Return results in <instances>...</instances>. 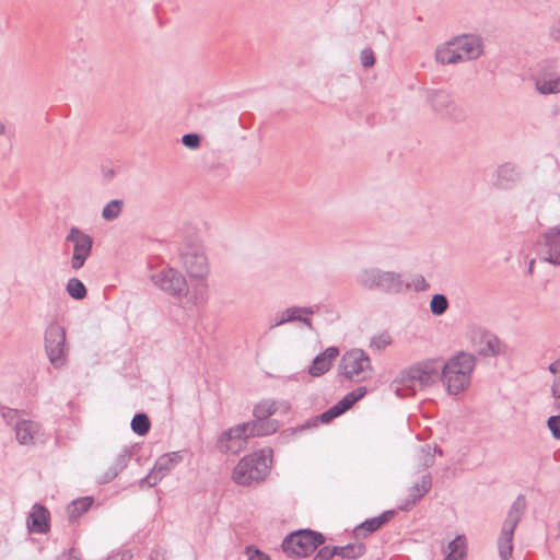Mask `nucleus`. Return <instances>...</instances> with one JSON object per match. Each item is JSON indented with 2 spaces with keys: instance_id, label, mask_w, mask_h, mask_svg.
Masks as SVG:
<instances>
[{
  "instance_id": "nucleus-50",
  "label": "nucleus",
  "mask_w": 560,
  "mask_h": 560,
  "mask_svg": "<svg viewBox=\"0 0 560 560\" xmlns=\"http://www.w3.org/2000/svg\"><path fill=\"white\" fill-rule=\"evenodd\" d=\"M396 515V510H386L383 513H381L378 516H375V521L381 526V528L389 523L392 518Z\"/></svg>"
},
{
  "instance_id": "nucleus-31",
  "label": "nucleus",
  "mask_w": 560,
  "mask_h": 560,
  "mask_svg": "<svg viewBox=\"0 0 560 560\" xmlns=\"http://www.w3.org/2000/svg\"><path fill=\"white\" fill-rule=\"evenodd\" d=\"M277 410L276 401L262 400L254 406L253 417L254 419H270Z\"/></svg>"
},
{
  "instance_id": "nucleus-62",
  "label": "nucleus",
  "mask_w": 560,
  "mask_h": 560,
  "mask_svg": "<svg viewBox=\"0 0 560 560\" xmlns=\"http://www.w3.org/2000/svg\"><path fill=\"white\" fill-rule=\"evenodd\" d=\"M443 560H465V559H462L460 557H457V556L448 552Z\"/></svg>"
},
{
  "instance_id": "nucleus-43",
  "label": "nucleus",
  "mask_w": 560,
  "mask_h": 560,
  "mask_svg": "<svg viewBox=\"0 0 560 560\" xmlns=\"http://www.w3.org/2000/svg\"><path fill=\"white\" fill-rule=\"evenodd\" d=\"M361 65L364 68H371L375 65L376 58L371 48H364L360 54Z\"/></svg>"
},
{
  "instance_id": "nucleus-17",
  "label": "nucleus",
  "mask_w": 560,
  "mask_h": 560,
  "mask_svg": "<svg viewBox=\"0 0 560 560\" xmlns=\"http://www.w3.org/2000/svg\"><path fill=\"white\" fill-rule=\"evenodd\" d=\"M458 51L464 56V60L478 59L483 51V44L479 36L465 34L457 37L454 42Z\"/></svg>"
},
{
  "instance_id": "nucleus-59",
  "label": "nucleus",
  "mask_w": 560,
  "mask_h": 560,
  "mask_svg": "<svg viewBox=\"0 0 560 560\" xmlns=\"http://www.w3.org/2000/svg\"><path fill=\"white\" fill-rule=\"evenodd\" d=\"M551 394L556 398V400H559V394H560V377H557L551 386Z\"/></svg>"
},
{
  "instance_id": "nucleus-23",
  "label": "nucleus",
  "mask_w": 560,
  "mask_h": 560,
  "mask_svg": "<svg viewBox=\"0 0 560 560\" xmlns=\"http://www.w3.org/2000/svg\"><path fill=\"white\" fill-rule=\"evenodd\" d=\"M314 312L315 311L313 307H298V306L288 307L284 312V314L287 316L282 317L280 320H278L276 323V326L282 325L287 322L299 320L312 329L313 328L312 320L308 317L301 316L300 313H303L305 315H312V314H314Z\"/></svg>"
},
{
  "instance_id": "nucleus-34",
  "label": "nucleus",
  "mask_w": 560,
  "mask_h": 560,
  "mask_svg": "<svg viewBox=\"0 0 560 560\" xmlns=\"http://www.w3.org/2000/svg\"><path fill=\"white\" fill-rule=\"evenodd\" d=\"M450 303L445 294L436 293L431 298L430 311L434 316H441L448 310Z\"/></svg>"
},
{
  "instance_id": "nucleus-7",
  "label": "nucleus",
  "mask_w": 560,
  "mask_h": 560,
  "mask_svg": "<svg viewBox=\"0 0 560 560\" xmlns=\"http://www.w3.org/2000/svg\"><path fill=\"white\" fill-rule=\"evenodd\" d=\"M370 357L362 349H351L345 352L338 365L339 375L349 381L361 382L372 376Z\"/></svg>"
},
{
  "instance_id": "nucleus-3",
  "label": "nucleus",
  "mask_w": 560,
  "mask_h": 560,
  "mask_svg": "<svg viewBox=\"0 0 560 560\" xmlns=\"http://www.w3.org/2000/svg\"><path fill=\"white\" fill-rule=\"evenodd\" d=\"M476 363L475 354L465 351H459L446 362L441 361L440 380L446 385L450 395H458L470 385Z\"/></svg>"
},
{
  "instance_id": "nucleus-4",
  "label": "nucleus",
  "mask_w": 560,
  "mask_h": 560,
  "mask_svg": "<svg viewBox=\"0 0 560 560\" xmlns=\"http://www.w3.org/2000/svg\"><path fill=\"white\" fill-rule=\"evenodd\" d=\"M355 281L364 289L376 290L386 294H399L410 289V283L404 281L401 273L384 271L378 268L362 269L357 275Z\"/></svg>"
},
{
  "instance_id": "nucleus-8",
  "label": "nucleus",
  "mask_w": 560,
  "mask_h": 560,
  "mask_svg": "<svg viewBox=\"0 0 560 560\" xmlns=\"http://www.w3.org/2000/svg\"><path fill=\"white\" fill-rule=\"evenodd\" d=\"M425 98L432 110L446 120L462 122L467 117L465 108L456 104L452 94L446 90L428 89Z\"/></svg>"
},
{
  "instance_id": "nucleus-30",
  "label": "nucleus",
  "mask_w": 560,
  "mask_h": 560,
  "mask_svg": "<svg viewBox=\"0 0 560 560\" xmlns=\"http://www.w3.org/2000/svg\"><path fill=\"white\" fill-rule=\"evenodd\" d=\"M66 291L70 298L81 301L86 298L88 289L79 278H70L66 284Z\"/></svg>"
},
{
  "instance_id": "nucleus-10",
  "label": "nucleus",
  "mask_w": 560,
  "mask_h": 560,
  "mask_svg": "<svg viewBox=\"0 0 560 560\" xmlns=\"http://www.w3.org/2000/svg\"><path fill=\"white\" fill-rule=\"evenodd\" d=\"M155 287L170 296L184 298L189 292L188 282L185 276L173 267H165L150 277Z\"/></svg>"
},
{
  "instance_id": "nucleus-28",
  "label": "nucleus",
  "mask_w": 560,
  "mask_h": 560,
  "mask_svg": "<svg viewBox=\"0 0 560 560\" xmlns=\"http://www.w3.org/2000/svg\"><path fill=\"white\" fill-rule=\"evenodd\" d=\"M348 407L346 406V402L340 399L337 404L322 412L320 415L316 416V419L320 421V423L328 424L334 419L340 417L341 415L346 413L348 411Z\"/></svg>"
},
{
  "instance_id": "nucleus-20",
  "label": "nucleus",
  "mask_w": 560,
  "mask_h": 560,
  "mask_svg": "<svg viewBox=\"0 0 560 560\" xmlns=\"http://www.w3.org/2000/svg\"><path fill=\"white\" fill-rule=\"evenodd\" d=\"M244 424H248L246 431L249 439L271 435L280 428L279 421L276 419H253Z\"/></svg>"
},
{
  "instance_id": "nucleus-9",
  "label": "nucleus",
  "mask_w": 560,
  "mask_h": 560,
  "mask_svg": "<svg viewBox=\"0 0 560 560\" xmlns=\"http://www.w3.org/2000/svg\"><path fill=\"white\" fill-rule=\"evenodd\" d=\"M45 351L49 362L56 369L66 364L68 347L66 343V329L57 322L50 323L45 330Z\"/></svg>"
},
{
  "instance_id": "nucleus-44",
  "label": "nucleus",
  "mask_w": 560,
  "mask_h": 560,
  "mask_svg": "<svg viewBox=\"0 0 560 560\" xmlns=\"http://www.w3.org/2000/svg\"><path fill=\"white\" fill-rule=\"evenodd\" d=\"M547 427L551 432V435L560 440V415L550 416L547 420Z\"/></svg>"
},
{
  "instance_id": "nucleus-54",
  "label": "nucleus",
  "mask_w": 560,
  "mask_h": 560,
  "mask_svg": "<svg viewBox=\"0 0 560 560\" xmlns=\"http://www.w3.org/2000/svg\"><path fill=\"white\" fill-rule=\"evenodd\" d=\"M320 421L316 419V416L307 419L304 423L296 425L299 433H302L306 430L317 428Z\"/></svg>"
},
{
  "instance_id": "nucleus-61",
  "label": "nucleus",
  "mask_w": 560,
  "mask_h": 560,
  "mask_svg": "<svg viewBox=\"0 0 560 560\" xmlns=\"http://www.w3.org/2000/svg\"><path fill=\"white\" fill-rule=\"evenodd\" d=\"M2 416H3V418L8 419V421H10L16 416V410L10 409V408H4Z\"/></svg>"
},
{
  "instance_id": "nucleus-11",
  "label": "nucleus",
  "mask_w": 560,
  "mask_h": 560,
  "mask_svg": "<svg viewBox=\"0 0 560 560\" xmlns=\"http://www.w3.org/2000/svg\"><path fill=\"white\" fill-rule=\"evenodd\" d=\"M66 243L73 245V254L70 260L73 270L81 269L92 254L93 237L78 226H72L66 236Z\"/></svg>"
},
{
  "instance_id": "nucleus-5",
  "label": "nucleus",
  "mask_w": 560,
  "mask_h": 560,
  "mask_svg": "<svg viewBox=\"0 0 560 560\" xmlns=\"http://www.w3.org/2000/svg\"><path fill=\"white\" fill-rule=\"evenodd\" d=\"M326 541L324 534L311 528L289 533L282 544V551L293 559L306 558Z\"/></svg>"
},
{
  "instance_id": "nucleus-51",
  "label": "nucleus",
  "mask_w": 560,
  "mask_h": 560,
  "mask_svg": "<svg viewBox=\"0 0 560 560\" xmlns=\"http://www.w3.org/2000/svg\"><path fill=\"white\" fill-rule=\"evenodd\" d=\"M163 456H166V460L175 467L177 464H179L184 459V452L183 451H175L163 454Z\"/></svg>"
},
{
  "instance_id": "nucleus-39",
  "label": "nucleus",
  "mask_w": 560,
  "mask_h": 560,
  "mask_svg": "<svg viewBox=\"0 0 560 560\" xmlns=\"http://www.w3.org/2000/svg\"><path fill=\"white\" fill-rule=\"evenodd\" d=\"M392 337L389 336L388 332H382L377 336H374L372 339H371V342H370V346L372 348H375L377 350H383L385 349L387 346H389L392 343Z\"/></svg>"
},
{
  "instance_id": "nucleus-60",
  "label": "nucleus",
  "mask_w": 560,
  "mask_h": 560,
  "mask_svg": "<svg viewBox=\"0 0 560 560\" xmlns=\"http://www.w3.org/2000/svg\"><path fill=\"white\" fill-rule=\"evenodd\" d=\"M548 371L552 374H559V377H560V359L550 363L548 366Z\"/></svg>"
},
{
  "instance_id": "nucleus-15",
  "label": "nucleus",
  "mask_w": 560,
  "mask_h": 560,
  "mask_svg": "<svg viewBox=\"0 0 560 560\" xmlns=\"http://www.w3.org/2000/svg\"><path fill=\"white\" fill-rule=\"evenodd\" d=\"M542 257L555 266H560V225L549 228L542 234Z\"/></svg>"
},
{
  "instance_id": "nucleus-32",
  "label": "nucleus",
  "mask_w": 560,
  "mask_h": 560,
  "mask_svg": "<svg viewBox=\"0 0 560 560\" xmlns=\"http://www.w3.org/2000/svg\"><path fill=\"white\" fill-rule=\"evenodd\" d=\"M380 528L381 526L377 524L375 518L371 517L354 527L353 536L357 539H363L377 532Z\"/></svg>"
},
{
  "instance_id": "nucleus-45",
  "label": "nucleus",
  "mask_w": 560,
  "mask_h": 560,
  "mask_svg": "<svg viewBox=\"0 0 560 560\" xmlns=\"http://www.w3.org/2000/svg\"><path fill=\"white\" fill-rule=\"evenodd\" d=\"M245 552L248 556V560H270L268 555L250 545L245 548Z\"/></svg>"
},
{
  "instance_id": "nucleus-40",
  "label": "nucleus",
  "mask_w": 560,
  "mask_h": 560,
  "mask_svg": "<svg viewBox=\"0 0 560 560\" xmlns=\"http://www.w3.org/2000/svg\"><path fill=\"white\" fill-rule=\"evenodd\" d=\"M420 452H421V457H420L421 465L424 468H429V467L433 466L435 458H434V454L432 453L431 445L425 444V445L421 446Z\"/></svg>"
},
{
  "instance_id": "nucleus-64",
  "label": "nucleus",
  "mask_w": 560,
  "mask_h": 560,
  "mask_svg": "<svg viewBox=\"0 0 560 560\" xmlns=\"http://www.w3.org/2000/svg\"><path fill=\"white\" fill-rule=\"evenodd\" d=\"M555 408L560 411V394H559V400L556 401Z\"/></svg>"
},
{
  "instance_id": "nucleus-26",
  "label": "nucleus",
  "mask_w": 560,
  "mask_h": 560,
  "mask_svg": "<svg viewBox=\"0 0 560 560\" xmlns=\"http://www.w3.org/2000/svg\"><path fill=\"white\" fill-rule=\"evenodd\" d=\"M15 435L20 444L27 445L34 443L33 422L28 420L18 421L15 424Z\"/></svg>"
},
{
  "instance_id": "nucleus-48",
  "label": "nucleus",
  "mask_w": 560,
  "mask_h": 560,
  "mask_svg": "<svg viewBox=\"0 0 560 560\" xmlns=\"http://www.w3.org/2000/svg\"><path fill=\"white\" fill-rule=\"evenodd\" d=\"M335 557L331 546H323L319 548L313 560H332Z\"/></svg>"
},
{
  "instance_id": "nucleus-49",
  "label": "nucleus",
  "mask_w": 560,
  "mask_h": 560,
  "mask_svg": "<svg viewBox=\"0 0 560 560\" xmlns=\"http://www.w3.org/2000/svg\"><path fill=\"white\" fill-rule=\"evenodd\" d=\"M119 472L117 471V468H114L113 466L108 467V469L100 476L98 483L100 485H106L113 481Z\"/></svg>"
},
{
  "instance_id": "nucleus-57",
  "label": "nucleus",
  "mask_w": 560,
  "mask_h": 560,
  "mask_svg": "<svg viewBox=\"0 0 560 560\" xmlns=\"http://www.w3.org/2000/svg\"><path fill=\"white\" fill-rule=\"evenodd\" d=\"M550 36L555 40L560 42V20L557 21L550 28Z\"/></svg>"
},
{
  "instance_id": "nucleus-47",
  "label": "nucleus",
  "mask_w": 560,
  "mask_h": 560,
  "mask_svg": "<svg viewBox=\"0 0 560 560\" xmlns=\"http://www.w3.org/2000/svg\"><path fill=\"white\" fill-rule=\"evenodd\" d=\"M298 433L299 431L296 427L287 428L280 432L278 440L280 443L285 444L289 443Z\"/></svg>"
},
{
  "instance_id": "nucleus-1",
  "label": "nucleus",
  "mask_w": 560,
  "mask_h": 560,
  "mask_svg": "<svg viewBox=\"0 0 560 560\" xmlns=\"http://www.w3.org/2000/svg\"><path fill=\"white\" fill-rule=\"evenodd\" d=\"M441 378V360L428 359L416 362L401 370L390 383V388L398 397H411L417 393V384L421 389L430 387Z\"/></svg>"
},
{
  "instance_id": "nucleus-63",
  "label": "nucleus",
  "mask_w": 560,
  "mask_h": 560,
  "mask_svg": "<svg viewBox=\"0 0 560 560\" xmlns=\"http://www.w3.org/2000/svg\"><path fill=\"white\" fill-rule=\"evenodd\" d=\"M432 453L434 455L435 454L443 455V450L439 445H434V447L432 448Z\"/></svg>"
},
{
  "instance_id": "nucleus-36",
  "label": "nucleus",
  "mask_w": 560,
  "mask_h": 560,
  "mask_svg": "<svg viewBox=\"0 0 560 560\" xmlns=\"http://www.w3.org/2000/svg\"><path fill=\"white\" fill-rule=\"evenodd\" d=\"M450 553H453L462 559H465L466 556V537L464 535L456 536L448 544Z\"/></svg>"
},
{
  "instance_id": "nucleus-29",
  "label": "nucleus",
  "mask_w": 560,
  "mask_h": 560,
  "mask_svg": "<svg viewBox=\"0 0 560 560\" xmlns=\"http://www.w3.org/2000/svg\"><path fill=\"white\" fill-rule=\"evenodd\" d=\"M131 430L139 436H144L151 429V421L147 413L137 412L130 423Z\"/></svg>"
},
{
  "instance_id": "nucleus-18",
  "label": "nucleus",
  "mask_w": 560,
  "mask_h": 560,
  "mask_svg": "<svg viewBox=\"0 0 560 560\" xmlns=\"http://www.w3.org/2000/svg\"><path fill=\"white\" fill-rule=\"evenodd\" d=\"M340 350L338 347L331 346L326 348L323 352L318 353L308 366V373L313 377H319L330 370L334 360L339 355Z\"/></svg>"
},
{
  "instance_id": "nucleus-42",
  "label": "nucleus",
  "mask_w": 560,
  "mask_h": 560,
  "mask_svg": "<svg viewBox=\"0 0 560 560\" xmlns=\"http://www.w3.org/2000/svg\"><path fill=\"white\" fill-rule=\"evenodd\" d=\"M131 456V451L129 448H125L124 452L116 457L115 463L112 466L117 468V471L120 472L127 467Z\"/></svg>"
},
{
  "instance_id": "nucleus-27",
  "label": "nucleus",
  "mask_w": 560,
  "mask_h": 560,
  "mask_svg": "<svg viewBox=\"0 0 560 560\" xmlns=\"http://www.w3.org/2000/svg\"><path fill=\"white\" fill-rule=\"evenodd\" d=\"M482 347L479 348L478 353L482 357H493L500 352V339L491 334H483L481 336Z\"/></svg>"
},
{
  "instance_id": "nucleus-33",
  "label": "nucleus",
  "mask_w": 560,
  "mask_h": 560,
  "mask_svg": "<svg viewBox=\"0 0 560 560\" xmlns=\"http://www.w3.org/2000/svg\"><path fill=\"white\" fill-rule=\"evenodd\" d=\"M124 208L121 199H114L106 203L102 210V218L106 221H113L119 217Z\"/></svg>"
},
{
  "instance_id": "nucleus-37",
  "label": "nucleus",
  "mask_w": 560,
  "mask_h": 560,
  "mask_svg": "<svg viewBox=\"0 0 560 560\" xmlns=\"http://www.w3.org/2000/svg\"><path fill=\"white\" fill-rule=\"evenodd\" d=\"M368 393V388L365 386H359L352 392L348 393L346 396H343L342 401L346 402V406L350 410L354 404H357L359 400H361Z\"/></svg>"
},
{
  "instance_id": "nucleus-53",
  "label": "nucleus",
  "mask_w": 560,
  "mask_h": 560,
  "mask_svg": "<svg viewBox=\"0 0 560 560\" xmlns=\"http://www.w3.org/2000/svg\"><path fill=\"white\" fill-rule=\"evenodd\" d=\"M412 285L415 291H427L430 288V284L427 282L423 276L418 275L412 280Z\"/></svg>"
},
{
  "instance_id": "nucleus-13",
  "label": "nucleus",
  "mask_w": 560,
  "mask_h": 560,
  "mask_svg": "<svg viewBox=\"0 0 560 560\" xmlns=\"http://www.w3.org/2000/svg\"><path fill=\"white\" fill-rule=\"evenodd\" d=\"M248 424L240 423L223 431L217 440L215 447L223 454H237L249 440L246 428Z\"/></svg>"
},
{
  "instance_id": "nucleus-2",
  "label": "nucleus",
  "mask_w": 560,
  "mask_h": 560,
  "mask_svg": "<svg viewBox=\"0 0 560 560\" xmlns=\"http://www.w3.org/2000/svg\"><path fill=\"white\" fill-rule=\"evenodd\" d=\"M272 456L271 447H265L244 456L234 467L232 479L235 483L244 487L261 483L270 474Z\"/></svg>"
},
{
  "instance_id": "nucleus-16",
  "label": "nucleus",
  "mask_w": 560,
  "mask_h": 560,
  "mask_svg": "<svg viewBox=\"0 0 560 560\" xmlns=\"http://www.w3.org/2000/svg\"><path fill=\"white\" fill-rule=\"evenodd\" d=\"M50 513L48 509L35 503L27 517V528L32 533L47 534L50 530Z\"/></svg>"
},
{
  "instance_id": "nucleus-56",
  "label": "nucleus",
  "mask_w": 560,
  "mask_h": 560,
  "mask_svg": "<svg viewBox=\"0 0 560 560\" xmlns=\"http://www.w3.org/2000/svg\"><path fill=\"white\" fill-rule=\"evenodd\" d=\"M102 175L106 182H110L115 177L116 172L114 168L102 166Z\"/></svg>"
},
{
  "instance_id": "nucleus-46",
  "label": "nucleus",
  "mask_w": 560,
  "mask_h": 560,
  "mask_svg": "<svg viewBox=\"0 0 560 560\" xmlns=\"http://www.w3.org/2000/svg\"><path fill=\"white\" fill-rule=\"evenodd\" d=\"M15 136L13 124L0 121V137H4L10 143Z\"/></svg>"
},
{
  "instance_id": "nucleus-41",
  "label": "nucleus",
  "mask_w": 560,
  "mask_h": 560,
  "mask_svg": "<svg viewBox=\"0 0 560 560\" xmlns=\"http://www.w3.org/2000/svg\"><path fill=\"white\" fill-rule=\"evenodd\" d=\"M182 143L188 149L196 150L201 144V137L195 132L186 133L182 137Z\"/></svg>"
},
{
  "instance_id": "nucleus-24",
  "label": "nucleus",
  "mask_w": 560,
  "mask_h": 560,
  "mask_svg": "<svg viewBox=\"0 0 560 560\" xmlns=\"http://www.w3.org/2000/svg\"><path fill=\"white\" fill-rule=\"evenodd\" d=\"M435 59L441 65H452L464 60V56L458 51L454 43H447L446 46L438 48Z\"/></svg>"
},
{
  "instance_id": "nucleus-21",
  "label": "nucleus",
  "mask_w": 560,
  "mask_h": 560,
  "mask_svg": "<svg viewBox=\"0 0 560 560\" xmlns=\"http://www.w3.org/2000/svg\"><path fill=\"white\" fill-rule=\"evenodd\" d=\"M432 488V477L428 472L421 477L420 482L409 488L408 500L405 505L400 506V510H407L408 505L416 504L421 500Z\"/></svg>"
},
{
  "instance_id": "nucleus-22",
  "label": "nucleus",
  "mask_w": 560,
  "mask_h": 560,
  "mask_svg": "<svg viewBox=\"0 0 560 560\" xmlns=\"http://www.w3.org/2000/svg\"><path fill=\"white\" fill-rule=\"evenodd\" d=\"M94 502L93 497H82L71 501L66 511L69 523L77 522L84 513H86Z\"/></svg>"
},
{
  "instance_id": "nucleus-38",
  "label": "nucleus",
  "mask_w": 560,
  "mask_h": 560,
  "mask_svg": "<svg viewBox=\"0 0 560 560\" xmlns=\"http://www.w3.org/2000/svg\"><path fill=\"white\" fill-rule=\"evenodd\" d=\"M499 556L502 560H509L513 551V538L498 539Z\"/></svg>"
},
{
  "instance_id": "nucleus-58",
  "label": "nucleus",
  "mask_w": 560,
  "mask_h": 560,
  "mask_svg": "<svg viewBox=\"0 0 560 560\" xmlns=\"http://www.w3.org/2000/svg\"><path fill=\"white\" fill-rule=\"evenodd\" d=\"M131 557L132 556L129 551H124L121 553L109 556L106 560H129Z\"/></svg>"
},
{
  "instance_id": "nucleus-14",
  "label": "nucleus",
  "mask_w": 560,
  "mask_h": 560,
  "mask_svg": "<svg viewBox=\"0 0 560 560\" xmlns=\"http://www.w3.org/2000/svg\"><path fill=\"white\" fill-rule=\"evenodd\" d=\"M527 508V500L524 494H518L509 509L503 522L499 538H514V530L521 522Z\"/></svg>"
},
{
  "instance_id": "nucleus-25",
  "label": "nucleus",
  "mask_w": 560,
  "mask_h": 560,
  "mask_svg": "<svg viewBox=\"0 0 560 560\" xmlns=\"http://www.w3.org/2000/svg\"><path fill=\"white\" fill-rule=\"evenodd\" d=\"M332 552L335 556H339L342 559H358L362 557L365 551L366 547L363 542H352L348 544L346 546H331Z\"/></svg>"
},
{
  "instance_id": "nucleus-6",
  "label": "nucleus",
  "mask_w": 560,
  "mask_h": 560,
  "mask_svg": "<svg viewBox=\"0 0 560 560\" xmlns=\"http://www.w3.org/2000/svg\"><path fill=\"white\" fill-rule=\"evenodd\" d=\"M183 268L191 279L205 280L209 272L208 257L197 237H188L178 247Z\"/></svg>"
},
{
  "instance_id": "nucleus-52",
  "label": "nucleus",
  "mask_w": 560,
  "mask_h": 560,
  "mask_svg": "<svg viewBox=\"0 0 560 560\" xmlns=\"http://www.w3.org/2000/svg\"><path fill=\"white\" fill-rule=\"evenodd\" d=\"M159 479L155 477L152 470L144 476L142 479L139 480V487L143 488L144 486L152 488L159 483Z\"/></svg>"
},
{
  "instance_id": "nucleus-55",
  "label": "nucleus",
  "mask_w": 560,
  "mask_h": 560,
  "mask_svg": "<svg viewBox=\"0 0 560 560\" xmlns=\"http://www.w3.org/2000/svg\"><path fill=\"white\" fill-rule=\"evenodd\" d=\"M57 560H81V559L75 555V549L71 548L68 552H65L60 557H58Z\"/></svg>"
},
{
  "instance_id": "nucleus-35",
  "label": "nucleus",
  "mask_w": 560,
  "mask_h": 560,
  "mask_svg": "<svg viewBox=\"0 0 560 560\" xmlns=\"http://www.w3.org/2000/svg\"><path fill=\"white\" fill-rule=\"evenodd\" d=\"M174 467L166 460V456L161 455L155 460L154 466L152 467V471L155 477L161 481L165 476H167Z\"/></svg>"
},
{
  "instance_id": "nucleus-12",
  "label": "nucleus",
  "mask_w": 560,
  "mask_h": 560,
  "mask_svg": "<svg viewBox=\"0 0 560 560\" xmlns=\"http://www.w3.org/2000/svg\"><path fill=\"white\" fill-rule=\"evenodd\" d=\"M534 80L540 94L560 93V61H546L540 66Z\"/></svg>"
},
{
  "instance_id": "nucleus-19",
  "label": "nucleus",
  "mask_w": 560,
  "mask_h": 560,
  "mask_svg": "<svg viewBox=\"0 0 560 560\" xmlns=\"http://www.w3.org/2000/svg\"><path fill=\"white\" fill-rule=\"evenodd\" d=\"M521 179V173L512 163L499 165L495 170L493 186L498 189H510Z\"/></svg>"
}]
</instances>
